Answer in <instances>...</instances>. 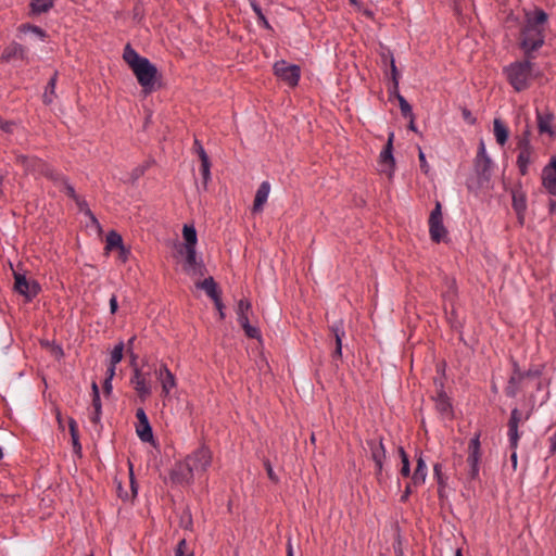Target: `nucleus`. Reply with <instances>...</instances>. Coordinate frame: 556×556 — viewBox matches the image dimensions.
<instances>
[{"label":"nucleus","mask_w":556,"mask_h":556,"mask_svg":"<svg viewBox=\"0 0 556 556\" xmlns=\"http://www.w3.org/2000/svg\"><path fill=\"white\" fill-rule=\"evenodd\" d=\"M123 59L134 72L139 85L144 93H151L155 90L157 79V68L147 58L137 53L130 45L124 49Z\"/></svg>","instance_id":"nucleus-1"},{"label":"nucleus","mask_w":556,"mask_h":556,"mask_svg":"<svg viewBox=\"0 0 556 556\" xmlns=\"http://www.w3.org/2000/svg\"><path fill=\"white\" fill-rule=\"evenodd\" d=\"M525 18L521 48L529 54L544 43V26L547 22V14L541 9H535L526 12Z\"/></svg>","instance_id":"nucleus-2"},{"label":"nucleus","mask_w":556,"mask_h":556,"mask_svg":"<svg viewBox=\"0 0 556 556\" xmlns=\"http://www.w3.org/2000/svg\"><path fill=\"white\" fill-rule=\"evenodd\" d=\"M508 81L516 91L528 88L532 77V64L530 61L516 62L505 68Z\"/></svg>","instance_id":"nucleus-3"},{"label":"nucleus","mask_w":556,"mask_h":556,"mask_svg":"<svg viewBox=\"0 0 556 556\" xmlns=\"http://www.w3.org/2000/svg\"><path fill=\"white\" fill-rule=\"evenodd\" d=\"M252 312L251 302L247 299H241L237 305V319L240 326L243 328L247 337L252 339H260L261 331L257 327L250 324V314Z\"/></svg>","instance_id":"nucleus-4"},{"label":"nucleus","mask_w":556,"mask_h":556,"mask_svg":"<svg viewBox=\"0 0 556 556\" xmlns=\"http://www.w3.org/2000/svg\"><path fill=\"white\" fill-rule=\"evenodd\" d=\"M16 161L23 168L30 174H40L49 179H54V170L45 161L36 156L18 155Z\"/></svg>","instance_id":"nucleus-5"},{"label":"nucleus","mask_w":556,"mask_h":556,"mask_svg":"<svg viewBox=\"0 0 556 556\" xmlns=\"http://www.w3.org/2000/svg\"><path fill=\"white\" fill-rule=\"evenodd\" d=\"M274 73L288 86L295 87L300 80L301 68L295 64H289L285 60H280L274 64Z\"/></svg>","instance_id":"nucleus-6"},{"label":"nucleus","mask_w":556,"mask_h":556,"mask_svg":"<svg viewBox=\"0 0 556 556\" xmlns=\"http://www.w3.org/2000/svg\"><path fill=\"white\" fill-rule=\"evenodd\" d=\"M393 139L394 134L390 132L387 144L382 149L378 159L379 172L386 174L389 179H392L395 172V159L393 156Z\"/></svg>","instance_id":"nucleus-7"},{"label":"nucleus","mask_w":556,"mask_h":556,"mask_svg":"<svg viewBox=\"0 0 556 556\" xmlns=\"http://www.w3.org/2000/svg\"><path fill=\"white\" fill-rule=\"evenodd\" d=\"M193 472L204 473L212 464V452L206 446H201L186 457Z\"/></svg>","instance_id":"nucleus-8"},{"label":"nucleus","mask_w":556,"mask_h":556,"mask_svg":"<svg viewBox=\"0 0 556 556\" xmlns=\"http://www.w3.org/2000/svg\"><path fill=\"white\" fill-rule=\"evenodd\" d=\"M154 376L156 380L161 384L162 396L168 397L172 394V391L177 387V379L175 375L170 371L168 366L161 362L157 366L153 368Z\"/></svg>","instance_id":"nucleus-9"},{"label":"nucleus","mask_w":556,"mask_h":556,"mask_svg":"<svg viewBox=\"0 0 556 556\" xmlns=\"http://www.w3.org/2000/svg\"><path fill=\"white\" fill-rule=\"evenodd\" d=\"M429 233L434 242L442 241L447 235L446 228L443 225L442 206L439 201L435 202V206L429 217Z\"/></svg>","instance_id":"nucleus-10"},{"label":"nucleus","mask_w":556,"mask_h":556,"mask_svg":"<svg viewBox=\"0 0 556 556\" xmlns=\"http://www.w3.org/2000/svg\"><path fill=\"white\" fill-rule=\"evenodd\" d=\"M480 459H481L480 434L476 433L473 435V438L470 439V442L468 444V456H467V464L469 466L468 476L472 480H475L479 477Z\"/></svg>","instance_id":"nucleus-11"},{"label":"nucleus","mask_w":556,"mask_h":556,"mask_svg":"<svg viewBox=\"0 0 556 556\" xmlns=\"http://www.w3.org/2000/svg\"><path fill=\"white\" fill-rule=\"evenodd\" d=\"M149 376L150 371L146 372L136 366L130 378V383L142 401L147 400L152 394V384Z\"/></svg>","instance_id":"nucleus-12"},{"label":"nucleus","mask_w":556,"mask_h":556,"mask_svg":"<svg viewBox=\"0 0 556 556\" xmlns=\"http://www.w3.org/2000/svg\"><path fill=\"white\" fill-rule=\"evenodd\" d=\"M367 444L370 450L371 459L376 466V471H375L376 478L378 481H382L384 472H386V468H384V463L387 459L386 447L381 440H379V441L370 440L367 442Z\"/></svg>","instance_id":"nucleus-13"},{"label":"nucleus","mask_w":556,"mask_h":556,"mask_svg":"<svg viewBox=\"0 0 556 556\" xmlns=\"http://www.w3.org/2000/svg\"><path fill=\"white\" fill-rule=\"evenodd\" d=\"M14 290L25 296L27 301L33 300L40 291L39 285L35 280H28L22 273L14 271Z\"/></svg>","instance_id":"nucleus-14"},{"label":"nucleus","mask_w":556,"mask_h":556,"mask_svg":"<svg viewBox=\"0 0 556 556\" xmlns=\"http://www.w3.org/2000/svg\"><path fill=\"white\" fill-rule=\"evenodd\" d=\"M542 186L551 195H556V154L543 167L541 174Z\"/></svg>","instance_id":"nucleus-15"},{"label":"nucleus","mask_w":556,"mask_h":556,"mask_svg":"<svg viewBox=\"0 0 556 556\" xmlns=\"http://www.w3.org/2000/svg\"><path fill=\"white\" fill-rule=\"evenodd\" d=\"M180 253L185 256L184 270L191 276L203 274L204 265L197 257L195 248H184Z\"/></svg>","instance_id":"nucleus-16"},{"label":"nucleus","mask_w":556,"mask_h":556,"mask_svg":"<svg viewBox=\"0 0 556 556\" xmlns=\"http://www.w3.org/2000/svg\"><path fill=\"white\" fill-rule=\"evenodd\" d=\"M195 473L191 469L186 458L177 463L170 472V479L177 484H189L193 481Z\"/></svg>","instance_id":"nucleus-17"},{"label":"nucleus","mask_w":556,"mask_h":556,"mask_svg":"<svg viewBox=\"0 0 556 556\" xmlns=\"http://www.w3.org/2000/svg\"><path fill=\"white\" fill-rule=\"evenodd\" d=\"M475 168L479 176L488 179L491 175L492 161L486 154L485 146L483 141H480L478 153L475 161Z\"/></svg>","instance_id":"nucleus-18"},{"label":"nucleus","mask_w":556,"mask_h":556,"mask_svg":"<svg viewBox=\"0 0 556 556\" xmlns=\"http://www.w3.org/2000/svg\"><path fill=\"white\" fill-rule=\"evenodd\" d=\"M514 367L515 368L513 375L510 376L507 387L505 388V393L509 397H515L518 394L525 378L532 376L531 371H521L517 364H515Z\"/></svg>","instance_id":"nucleus-19"},{"label":"nucleus","mask_w":556,"mask_h":556,"mask_svg":"<svg viewBox=\"0 0 556 556\" xmlns=\"http://www.w3.org/2000/svg\"><path fill=\"white\" fill-rule=\"evenodd\" d=\"M416 457V468L410 476L412 484L414 488L421 486L426 483V479L428 476V467L426 460L424 458L422 452H418L415 455Z\"/></svg>","instance_id":"nucleus-20"},{"label":"nucleus","mask_w":556,"mask_h":556,"mask_svg":"<svg viewBox=\"0 0 556 556\" xmlns=\"http://www.w3.org/2000/svg\"><path fill=\"white\" fill-rule=\"evenodd\" d=\"M138 419L137 434L142 442H151L153 440V432L150 426L148 416L143 408H138L136 412Z\"/></svg>","instance_id":"nucleus-21"},{"label":"nucleus","mask_w":556,"mask_h":556,"mask_svg":"<svg viewBox=\"0 0 556 556\" xmlns=\"http://www.w3.org/2000/svg\"><path fill=\"white\" fill-rule=\"evenodd\" d=\"M536 122L538 129L541 134H548L549 136L554 135V114L551 111L546 110L544 112H540L536 110Z\"/></svg>","instance_id":"nucleus-22"},{"label":"nucleus","mask_w":556,"mask_h":556,"mask_svg":"<svg viewBox=\"0 0 556 556\" xmlns=\"http://www.w3.org/2000/svg\"><path fill=\"white\" fill-rule=\"evenodd\" d=\"M27 58V53L25 48L17 43H10L2 52L1 60L4 62H10L13 59L25 60Z\"/></svg>","instance_id":"nucleus-23"},{"label":"nucleus","mask_w":556,"mask_h":556,"mask_svg":"<svg viewBox=\"0 0 556 556\" xmlns=\"http://www.w3.org/2000/svg\"><path fill=\"white\" fill-rule=\"evenodd\" d=\"M270 192V184L268 181H263L255 194L254 203H253V212L258 213L263 211L264 204L267 202Z\"/></svg>","instance_id":"nucleus-24"},{"label":"nucleus","mask_w":556,"mask_h":556,"mask_svg":"<svg viewBox=\"0 0 556 556\" xmlns=\"http://www.w3.org/2000/svg\"><path fill=\"white\" fill-rule=\"evenodd\" d=\"M329 329H330L331 333L333 334L334 341H336V350L333 352V357H341V355H342V340H343V338L345 336V331H344V327H343V321L342 320H338L337 323L331 325Z\"/></svg>","instance_id":"nucleus-25"},{"label":"nucleus","mask_w":556,"mask_h":556,"mask_svg":"<svg viewBox=\"0 0 556 556\" xmlns=\"http://www.w3.org/2000/svg\"><path fill=\"white\" fill-rule=\"evenodd\" d=\"M513 207L518 215L519 222L522 224L527 210V198L522 191L513 192Z\"/></svg>","instance_id":"nucleus-26"},{"label":"nucleus","mask_w":556,"mask_h":556,"mask_svg":"<svg viewBox=\"0 0 556 556\" xmlns=\"http://www.w3.org/2000/svg\"><path fill=\"white\" fill-rule=\"evenodd\" d=\"M493 132L496 142L502 147L505 146L509 137V130L500 118H495L493 122Z\"/></svg>","instance_id":"nucleus-27"},{"label":"nucleus","mask_w":556,"mask_h":556,"mask_svg":"<svg viewBox=\"0 0 556 556\" xmlns=\"http://www.w3.org/2000/svg\"><path fill=\"white\" fill-rule=\"evenodd\" d=\"M74 201L79 212L84 213L90 219V225L94 226L97 229H100V223L89 208L87 201L79 195H77L76 199H74Z\"/></svg>","instance_id":"nucleus-28"},{"label":"nucleus","mask_w":556,"mask_h":556,"mask_svg":"<svg viewBox=\"0 0 556 556\" xmlns=\"http://www.w3.org/2000/svg\"><path fill=\"white\" fill-rule=\"evenodd\" d=\"M197 287L204 290L212 300L220 296L217 285L212 277L205 278L203 281L198 282Z\"/></svg>","instance_id":"nucleus-29"},{"label":"nucleus","mask_w":556,"mask_h":556,"mask_svg":"<svg viewBox=\"0 0 556 556\" xmlns=\"http://www.w3.org/2000/svg\"><path fill=\"white\" fill-rule=\"evenodd\" d=\"M533 161V151H519L517 156V166L521 175H527L529 165Z\"/></svg>","instance_id":"nucleus-30"},{"label":"nucleus","mask_w":556,"mask_h":556,"mask_svg":"<svg viewBox=\"0 0 556 556\" xmlns=\"http://www.w3.org/2000/svg\"><path fill=\"white\" fill-rule=\"evenodd\" d=\"M55 184L61 186V190L64 191L71 199H76L78 195L74 189V187L68 182L67 178L62 174L55 172L54 179H52Z\"/></svg>","instance_id":"nucleus-31"},{"label":"nucleus","mask_w":556,"mask_h":556,"mask_svg":"<svg viewBox=\"0 0 556 556\" xmlns=\"http://www.w3.org/2000/svg\"><path fill=\"white\" fill-rule=\"evenodd\" d=\"M184 248H195L198 242L197 230L193 225H185L182 229Z\"/></svg>","instance_id":"nucleus-32"},{"label":"nucleus","mask_w":556,"mask_h":556,"mask_svg":"<svg viewBox=\"0 0 556 556\" xmlns=\"http://www.w3.org/2000/svg\"><path fill=\"white\" fill-rule=\"evenodd\" d=\"M435 407L439 412L447 414L451 412V403L448 396L441 390L435 397Z\"/></svg>","instance_id":"nucleus-33"},{"label":"nucleus","mask_w":556,"mask_h":556,"mask_svg":"<svg viewBox=\"0 0 556 556\" xmlns=\"http://www.w3.org/2000/svg\"><path fill=\"white\" fill-rule=\"evenodd\" d=\"M399 455L401 457V468L400 473L402 477L407 478L410 476V463L407 453L404 451L402 446L397 448Z\"/></svg>","instance_id":"nucleus-34"},{"label":"nucleus","mask_w":556,"mask_h":556,"mask_svg":"<svg viewBox=\"0 0 556 556\" xmlns=\"http://www.w3.org/2000/svg\"><path fill=\"white\" fill-rule=\"evenodd\" d=\"M53 5V0H31L30 7L34 13L40 14L49 11Z\"/></svg>","instance_id":"nucleus-35"},{"label":"nucleus","mask_w":556,"mask_h":556,"mask_svg":"<svg viewBox=\"0 0 556 556\" xmlns=\"http://www.w3.org/2000/svg\"><path fill=\"white\" fill-rule=\"evenodd\" d=\"M124 244H123V239H122V236L119 233H117L116 231H110L106 236V250H112L114 248H122Z\"/></svg>","instance_id":"nucleus-36"},{"label":"nucleus","mask_w":556,"mask_h":556,"mask_svg":"<svg viewBox=\"0 0 556 556\" xmlns=\"http://www.w3.org/2000/svg\"><path fill=\"white\" fill-rule=\"evenodd\" d=\"M56 78H58V75L56 73L49 79L48 81V85H47V88H46V91H45V94H43V101L46 103H51L52 100H53V96H54V89H55V85H56Z\"/></svg>","instance_id":"nucleus-37"},{"label":"nucleus","mask_w":556,"mask_h":556,"mask_svg":"<svg viewBox=\"0 0 556 556\" xmlns=\"http://www.w3.org/2000/svg\"><path fill=\"white\" fill-rule=\"evenodd\" d=\"M124 342H118L111 352L110 364L117 365L123 359Z\"/></svg>","instance_id":"nucleus-38"},{"label":"nucleus","mask_w":556,"mask_h":556,"mask_svg":"<svg viewBox=\"0 0 556 556\" xmlns=\"http://www.w3.org/2000/svg\"><path fill=\"white\" fill-rule=\"evenodd\" d=\"M201 174H202L204 184H206L211 178V163H210L208 155L206 153H202Z\"/></svg>","instance_id":"nucleus-39"},{"label":"nucleus","mask_w":556,"mask_h":556,"mask_svg":"<svg viewBox=\"0 0 556 556\" xmlns=\"http://www.w3.org/2000/svg\"><path fill=\"white\" fill-rule=\"evenodd\" d=\"M20 31L21 33H27V31H30L31 34H35L36 36H38L40 39H45L46 38V31L38 27V26H35V25H29V24H23L20 26Z\"/></svg>","instance_id":"nucleus-40"},{"label":"nucleus","mask_w":556,"mask_h":556,"mask_svg":"<svg viewBox=\"0 0 556 556\" xmlns=\"http://www.w3.org/2000/svg\"><path fill=\"white\" fill-rule=\"evenodd\" d=\"M92 390V406L97 413H101V400H100V391L96 381L91 383Z\"/></svg>","instance_id":"nucleus-41"},{"label":"nucleus","mask_w":556,"mask_h":556,"mask_svg":"<svg viewBox=\"0 0 556 556\" xmlns=\"http://www.w3.org/2000/svg\"><path fill=\"white\" fill-rule=\"evenodd\" d=\"M68 428L74 447L80 448L77 422L73 418H68Z\"/></svg>","instance_id":"nucleus-42"},{"label":"nucleus","mask_w":556,"mask_h":556,"mask_svg":"<svg viewBox=\"0 0 556 556\" xmlns=\"http://www.w3.org/2000/svg\"><path fill=\"white\" fill-rule=\"evenodd\" d=\"M176 556H193V552L188 547L185 539L180 540L175 549Z\"/></svg>","instance_id":"nucleus-43"},{"label":"nucleus","mask_w":556,"mask_h":556,"mask_svg":"<svg viewBox=\"0 0 556 556\" xmlns=\"http://www.w3.org/2000/svg\"><path fill=\"white\" fill-rule=\"evenodd\" d=\"M518 149L519 151H533V147L529 139V131H526L521 138L518 140Z\"/></svg>","instance_id":"nucleus-44"},{"label":"nucleus","mask_w":556,"mask_h":556,"mask_svg":"<svg viewBox=\"0 0 556 556\" xmlns=\"http://www.w3.org/2000/svg\"><path fill=\"white\" fill-rule=\"evenodd\" d=\"M508 439L513 450H516L519 441L518 427H508Z\"/></svg>","instance_id":"nucleus-45"},{"label":"nucleus","mask_w":556,"mask_h":556,"mask_svg":"<svg viewBox=\"0 0 556 556\" xmlns=\"http://www.w3.org/2000/svg\"><path fill=\"white\" fill-rule=\"evenodd\" d=\"M148 168V165H138L136 166L131 173H130V180L131 181H136L138 180L141 176H143L144 172L147 170Z\"/></svg>","instance_id":"nucleus-46"},{"label":"nucleus","mask_w":556,"mask_h":556,"mask_svg":"<svg viewBox=\"0 0 556 556\" xmlns=\"http://www.w3.org/2000/svg\"><path fill=\"white\" fill-rule=\"evenodd\" d=\"M397 98H399V102H400V109H401V112L403 113V115H405V116L412 115V106L405 100V98L402 97L401 94H399Z\"/></svg>","instance_id":"nucleus-47"},{"label":"nucleus","mask_w":556,"mask_h":556,"mask_svg":"<svg viewBox=\"0 0 556 556\" xmlns=\"http://www.w3.org/2000/svg\"><path fill=\"white\" fill-rule=\"evenodd\" d=\"M521 416L518 408H514L510 413V418L508 421V427H518L520 422Z\"/></svg>","instance_id":"nucleus-48"},{"label":"nucleus","mask_w":556,"mask_h":556,"mask_svg":"<svg viewBox=\"0 0 556 556\" xmlns=\"http://www.w3.org/2000/svg\"><path fill=\"white\" fill-rule=\"evenodd\" d=\"M264 466H265V469H266L267 476H268V478L270 479V481H273L274 483H278L279 478H278V476L276 475V472L274 471L273 466H271V464H270V462H269L268 459H266V460L264 462Z\"/></svg>","instance_id":"nucleus-49"},{"label":"nucleus","mask_w":556,"mask_h":556,"mask_svg":"<svg viewBox=\"0 0 556 556\" xmlns=\"http://www.w3.org/2000/svg\"><path fill=\"white\" fill-rule=\"evenodd\" d=\"M418 159H419V162H420V169L425 173V174H428L429 170H430V166L426 160V155L424 153V151L419 148V153H418Z\"/></svg>","instance_id":"nucleus-50"},{"label":"nucleus","mask_w":556,"mask_h":556,"mask_svg":"<svg viewBox=\"0 0 556 556\" xmlns=\"http://www.w3.org/2000/svg\"><path fill=\"white\" fill-rule=\"evenodd\" d=\"M433 473H434V477L439 483L440 486H444V481H443V476H442V465L441 464H435L433 466Z\"/></svg>","instance_id":"nucleus-51"},{"label":"nucleus","mask_w":556,"mask_h":556,"mask_svg":"<svg viewBox=\"0 0 556 556\" xmlns=\"http://www.w3.org/2000/svg\"><path fill=\"white\" fill-rule=\"evenodd\" d=\"M214 301V304H215V307L216 309L218 311V314H219V318L220 319H224L225 318V313H224V304L222 302V299L220 296L213 300Z\"/></svg>","instance_id":"nucleus-52"},{"label":"nucleus","mask_w":556,"mask_h":556,"mask_svg":"<svg viewBox=\"0 0 556 556\" xmlns=\"http://www.w3.org/2000/svg\"><path fill=\"white\" fill-rule=\"evenodd\" d=\"M250 5H251L252 10L254 11V13L256 14L257 18L261 17V15H264L263 11H262L260 4L256 2V0H250Z\"/></svg>","instance_id":"nucleus-53"},{"label":"nucleus","mask_w":556,"mask_h":556,"mask_svg":"<svg viewBox=\"0 0 556 556\" xmlns=\"http://www.w3.org/2000/svg\"><path fill=\"white\" fill-rule=\"evenodd\" d=\"M118 304H117V296L113 294L110 299V312L111 314H115L117 312Z\"/></svg>","instance_id":"nucleus-54"},{"label":"nucleus","mask_w":556,"mask_h":556,"mask_svg":"<svg viewBox=\"0 0 556 556\" xmlns=\"http://www.w3.org/2000/svg\"><path fill=\"white\" fill-rule=\"evenodd\" d=\"M463 116L465 121H467L469 124H475L476 118L472 116L471 112L467 109L463 111Z\"/></svg>","instance_id":"nucleus-55"},{"label":"nucleus","mask_w":556,"mask_h":556,"mask_svg":"<svg viewBox=\"0 0 556 556\" xmlns=\"http://www.w3.org/2000/svg\"><path fill=\"white\" fill-rule=\"evenodd\" d=\"M391 71H392V75H393L394 86L397 87V85H399V81H397V70H396L395 62H394L393 59L391 60Z\"/></svg>","instance_id":"nucleus-56"},{"label":"nucleus","mask_w":556,"mask_h":556,"mask_svg":"<svg viewBox=\"0 0 556 556\" xmlns=\"http://www.w3.org/2000/svg\"><path fill=\"white\" fill-rule=\"evenodd\" d=\"M115 370H116V366L110 364L108 369H106V377H105V379L113 380V378L115 376Z\"/></svg>","instance_id":"nucleus-57"},{"label":"nucleus","mask_w":556,"mask_h":556,"mask_svg":"<svg viewBox=\"0 0 556 556\" xmlns=\"http://www.w3.org/2000/svg\"><path fill=\"white\" fill-rule=\"evenodd\" d=\"M549 453L554 454L556 453V431L553 433V435L549 438Z\"/></svg>","instance_id":"nucleus-58"},{"label":"nucleus","mask_w":556,"mask_h":556,"mask_svg":"<svg viewBox=\"0 0 556 556\" xmlns=\"http://www.w3.org/2000/svg\"><path fill=\"white\" fill-rule=\"evenodd\" d=\"M103 389H104L105 394H108V395L111 394V392L113 390L112 380L105 379L104 383H103Z\"/></svg>","instance_id":"nucleus-59"},{"label":"nucleus","mask_w":556,"mask_h":556,"mask_svg":"<svg viewBox=\"0 0 556 556\" xmlns=\"http://www.w3.org/2000/svg\"><path fill=\"white\" fill-rule=\"evenodd\" d=\"M257 21H258V24L262 25L264 28H266V29L271 28L269 22L265 17V15H261V17L257 18Z\"/></svg>","instance_id":"nucleus-60"},{"label":"nucleus","mask_w":556,"mask_h":556,"mask_svg":"<svg viewBox=\"0 0 556 556\" xmlns=\"http://www.w3.org/2000/svg\"><path fill=\"white\" fill-rule=\"evenodd\" d=\"M118 250H119V258L123 262H126L128 258L129 251L126 250L124 245L122 248H119Z\"/></svg>","instance_id":"nucleus-61"},{"label":"nucleus","mask_w":556,"mask_h":556,"mask_svg":"<svg viewBox=\"0 0 556 556\" xmlns=\"http://www.w3.org/2000/svg\"><path fill=\"white\" fill-rule=\"evenodd\" d=\"M0 129L5 130V131H9L11 129V124L9 122H7L5 119H3L1 116H0Z\"/></svg>","instance_id":"nucleus-62"},{"label":"nucleus","mask_w":556,"mask_h":556,"mask_svg":"<svg viewBox=\"0 0 556 556\" xmlns=\"http://www.w3.org/2000/svg\"><path fill=\"white\" fill-rule=\"evenodd\" d=\"M413 486L414 485L412 484V481L406 485L404 494L402 495L403 501H405L409 496V494L412 493Z\"/></svg>","instance_id":"nucleus-63"},{"label":"nucleus","mask_w":556,"mask_h":556,"mask_svg":"<svg viewBox=\"0 0 556 556\" xmlns=\"http://www.w3.org/2000/svg\"><path fill=\"white\" fill-rule=\"evenodd\" d=\"M194 144L197 147V152L199 154L200 160L202 161V153H206L204 148L200 144L198 140L194 141Z\"/></svg>","instance_id":"nucleus-64"}]
</instances>
